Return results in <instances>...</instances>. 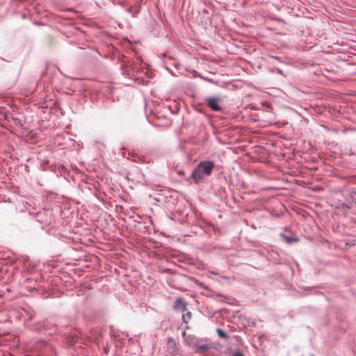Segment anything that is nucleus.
Returning a JSON list of instances; mask_svg holds the SVG:
<instances>
[{
    "label": "nucleus",
    "mask_w": 356,
    "mask_h": 356,
    "mask_svg": "<svg viewBox=\"0 0 356 356\" xmlns=\"http://www.w3.org/2000/svg\"><path fill=\"white\" fill-rule=\"evenodd\" d=\"M214 163L209 161L200 162L192 172L191 177L195 183L200 182L205 177L211 174Z\"/></svg>",
    "instance_id": "nucleus-1"
},
{
    "label": "nucleus",
    "mask_w": 356,
    "mask_h": 356,
    "mask_svg": "<svg viewBox=\"0 0 356 356\" xmlns=\"http://www.w3.org/2000/svg\"><path fill=\"white\" fill-rule=\"evenodd\" d=\"M208 107L213 111L221 112L223 111V99L220 96H210L204 99Z\"/></svg>",
    "instance_id": "nucleus-2"
},
{
    "label": "nucleus",
    "mask_w": 356,
    "mask_h": 356,
    "mask_svg": "<svg viewBox=\"0 0 356 356\" xmlns=\"http://www.w3.org/2000/svg\"><path fill=\"white\" fill-rule=\"evenodd\" d=\"M49 323L46 322L45 321H42L38 322L33 325V330L36 332H41L42 330H45L49 334H52L56 332V329L54 327H49Z\"/></svg>",
    "instance_id": "nucleus-3"
},
{
    "label": "nucleus",
    "mask_w": 356,
    "mask_h": 356,
    "mask_svg": "<svg viewBox=\"0 0 356 356\" xmlns=\"http://www.w3.org/2000/svg\"><path fill=\"white\" fill-rule=\"evenodd\" d=\"M167 350L171 354H176L178 352L177 345L175 339L168 337L167 339Z\"/></svg>",
    "instance_id": "nucleus-4"
},
{
    "label": "nucleus",
    "mask_w": 356,
    "mask_h": 356,
    "mask_svg": "<svg viewBox=\"0 0 356 356\" xmlns=\"http://www.w3.org/2000/svg\"><path fill=\"white\" fill-rule=\"evenodd\" d=\"M173 308L175 310L184 312L186 310V303L181 298H179L176 299Z\"/></svg>",
    "instance_id": "nucleus-5"
},
{
    "label": "nucleus",
    "mask_w": 356,
    "mask_h": 356,
    "mask_svg": "<svg viewBox=\"0 0 356 356\" xmlns=\"http://www.w3.org/2000/svg\"><path fill=\"white\" fill-rule=\"evenodd\" d=\"M281 236L284 239L285 242H286L289 244H291L292 243L298 242V238L297 237H295V236H286V235H284L283 234H281Z\"/></svg>",
    "instance_id": "nucleus-6"
},
{
    "label": "nucleus",
    "mask_w": 356,
    "mask_h": 356,
    "mask_svg": "<svg viewBox=\"0 0 356 356\" xmlns=\"http://www.w3.org/2000/svg\"><path fill=\"white\" fill-rule=\"evenodd\" d=\"M216 332H217L218 337L220 338L227 339L229 337L228 334L220 328L216 329Z\"/></svg>",
    "instance_id": "nucleus-7"
},
{
    "label": "nucleus",
    "mask_w": 356,
    "mask_h": 356,
    "mask_svg": "<svg viewBox=\"0 0 356 356\" xmlns=\"http://www.w3.org/2000/svg\"><path fill=\"white\" fill-rule=\"evenodd\" d=\"M191 318V313L190 312H186L182 315L183 321L186 323H188V320Z\"/></svg>",
    "instance_id": "nucleus-8"
},
{
    "label": "nucleus",
    "mask_w": 356,
    "mask_h": 356,
    "mask_svg": "<svg viewBox=\"0 0 356 356\" xmlns=\"http://www.w3.org/2000/svg\"><path fill=\"white\" fill-rule=\"evenodd\" d=\"M196 347H197V350L200 351H204L209 348V346L207 344L197 345Z\"/></svg>",
    "instance_id": "nucleus-9"
},
{
    "label": "nucleus",
    "mask_w": 356,
    "mask_h": 356,
    "mask_svg": "<svg viewBox=\"0 0 356 356\" xmlns=\"http://www.w3.org/2000/svg\"><path fill=\"white\" fill-rule=\"evenodd\" d=\"M230 356H244L243 353L240 350H235L231 353Z\"/></svg>",
    "instance_id": "nucleus-10"
},
{
    "label": "nucleus",
    "mask_w": 356,
    "mask_h": 356,
    "mask_svg": "<svg viewBox=\"0 0 356 356\" xmlns=\"http://www.w3.org/2000/svg\"><path fill=\"white\" fill-rule=\"evenodd\" d=\"M72 342H73V343H76V342H77V341H78V337H77L76 335L72 336Z\"/></svg>",
    "instance_id": "nucleus-11"
},
{
    "label": "nucleus",
    "mask_w": 356,
    "mask_h": 356,
    "mask_svg": "<svg viewBox=\"0 0 356 356\" xmlns=\"http://www.w3.org/2000/svg\"><path fill=\"white\" fill-rule=\"evenodd\" d=\"M189 339H191V340H193V339H194V338H193V337H191L190 335H188V337H185V338H184L185 341H188V340Z\"/></svg>",
    "instance_id": "nucleus-12"
},
{
    "label": "nucleus",
    "mask_w": 356,
    "mask_h": 356,
    "mask_svg": "<svg viewBox=\"0 0 356 356\" xmlns=\"http://www.w3.org/2000/svg\"><path fill=\"white\" fill-rule=\"evenodd\" d=\"M124 74H127V76H130L131 72H130V71L129 70H126L124 71Z\"/></svg>",
    "instance_id": "nucleus-13"
},
{
    "label": "nucleus",
    "mask_w": 356,
    "mask_h": 356,
    "mask_svg": "<svg viewBox=\"0 0 356 356\" xmlns=\"http://www.w3.org/2000/svg\"><path fill=\"white\" fill-rule=\"evenodd\" d=\"M41 343L44 346H47L48 344V343L46 341H42Z\"/></svg>",
    "instance_id": "nucleus-14"
},
{
    "label": "nucleus",
    "mask_w": 356,
    "mask_h": 356,
    "mask_svg": "<svg viewBox=\"0 0 356 356\" xmlns=\"http://www.w3.org/2000/svg\"><path fill=\"white\" fill-rule=\"evenodd\" d=\"M277 73H279V74H282V71L281 70H280V69H277Z\"/></svg>",
    "instance_id": "nucleus-15"
},
{
    "label": "nucleus",
    "mask_w": 356,
    "mask_h": 356,
    "mask_svg": "<svg viewBox=\"0 0 356 356\" xmlns=\"http://www.w3.org/2000/svg\"><path fill=\"white\" fill-rule=\"evenodd\" d=\"M131 10H132V8H131V7H130L129 8H128V9H127V11H128L129 13H131Z\"/></svg>",
    "instance_id": "nucleus-16"
},
{
    "label": "nucleus",
    "mask_w": 356,
    "mask_h": 356,
    "mask_svg": "<svg viewBox=\"0 0 356 356\" xmlns=\"http://www.w3.org/2000/svg\"><path fill=\"white\" fill-rule=\"evenodd\" d=\"M311 356H313V355H311Z\"/></svg>",
    "instance_id": "nucleus-17"
}]
</instances>
